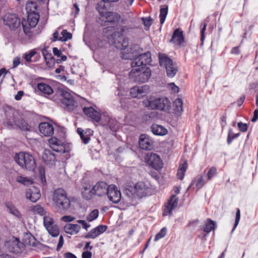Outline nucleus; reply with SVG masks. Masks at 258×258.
<instances>
[{"mask_svg": "<svg viewBox=\"0 0 258 258\" xmlns=\"http://www.w3.org/2000/svg\"><path fill=\"white\" fill-rule=\"evenodd\" d=\"M83 112L89 117L91 118L94 122H99L102 126L108 127L111 129L115 127L117 123L116 120L111 118L109 114L103 113L100 114L99 112L95 110L92 107H84Z\"/></svg>", "mask_w": 258, "mask_h": 258, "instance_id": "obj_1", "label": "nucleus"}, {"mask_svg": "<svg viewBox=\"0 0 258 258\" xmlns=\"http://www.w3.org/2000/svg\"><path fill=\"white\" fill-rule=\"evenodd\" d=\"M52 200L58 212L66 211L70 208V200L67 197L66 191L62 188L54 190Z\"/></svg>", "mask_w": 258, "mask_h": 258, "instance_id": "obj_2", "label": "nucleus"}, {"mask_svg": "<svg viewBox=\"0 0 258 258\" xmlns=\"http://www.w3.org/2000/svg\"><path fill=\"white\" fill-rule=\"evenodd\" d=\"M132 69L129 73V79L131 81L138 83L147 82L151 76V71L147 67H132Z\"/></svg>", "mask_w": 258, "mask_h": 258, "instance_id": "obj_3", "label": "nucleus"}, {"mask_svg": "<svg viewBox=\"0 0 258 258\" xmlns=\"http://www.w3.org/2000/svg\"><path fill=\"white\" fill-rule=\"evenodd\" d=\"M14 160L23 169L33 171L36 168L35 160L33 156L28 153L21 152L16 153L14 156Z\"/></svg>", "mask_w": 258, "mask_h": 258, "instance_id": "obj_4", "label": "nucleus"}, {"mask_svg": "<svg viewBox=\"0 0 258 258\" xmlns=\"http://www.w3.org/2000/svg\"><path fill=\"white\" fill-rule=\"evenodd\" d=\"M124 194L129 198H142L150 194V189L143 182H138L134 186L125 188Z\"/></svg>", "mask_w": 258, "mask_h": 258, "instance_id": "obj_5", "label": "nucleus"}, {"mask_svg": "<svg viewBox=\"0 0 258 258\" xmlns=\"http://www.w3.org/2000/svg\"><path fill=\"white\" fill-rule=\"evenodd\" d=\"M144 105L151 109H157L165 111H168L170 107V102L167 98H149L143 102Z\"/></svg>", "mask_w": 258, "mask_h": 258, "instance_id": "obj_6", "label": "nucleus"}, {"mask_svg": "<svg viewBox=\"0 0 258 258\" xmlns=\"http://www.w3.org/2000/svg\"><path fill=\"white\" fill-rule=\"evenodd\" d=\"M159 63L161 67L165 68L168 77L173 78L178 71V66L166 54L159 53Z\"/></svg>", "mask_w": 258, "mask_h": 258, "instance_id": "obj_7", "label": "nucleus"}, {"mask_svg": "<svg viewBox=\"0 0 258 258\" xmlns=\"http://www.w3.org/2000/svg\"><path fill=\"white\" fill-rule=\"evenodd\" d=\"M39 19V15L35 13L34 10L28 12L27 21L22 22L24 32L26 34L28 33L31 28H34L36 26Z\"/></svg>", "mask_w": 258, "mask_h": 258, "instance_id": "obj_8", "label": "nucleus"}, {"mask_svg": "<svg viewBox=\"0 0 258 258\" xmlns=\"http://www.w3.org/2000/svg\"><path fill=\"white\" fill-rule=\"evenodd\" d=\"M60 95L62 98L61 99L62 104L67 110H72L77 106V102L75 100L73 95L66 90H62L60 91Z\"/></svg>", "mask_w": 258, "mask_h": 258, "instance_id": "obj_9", "label": "nucleus"}, {"mask_svg": "<svg viewBox=\"0 0 258 258\" xmlns=\"http://www.w3.org/2000/svg\"><path fill=\"white\" fill-rule=\"evenodd\" d=\"M4 24L11 30H16L19 28L21 24L20 19L15 14L8 13L3 17Z\"/></svg>", "mask_w": 258, "mask_h": 258, "instance_id": "obj_10", "label": "nucleus"}, {"mask_svg": "<svg viewBox=\"0 0 258 258\" xmlns=\"http://www.w3.org/2000/svg\"><path fill=\"white\" fill-rule=\"evenodd\" d=\"M151 61V53L147 52L141 54L134 58L131 62L132 67H146Z\"/></svg>", "mask_w": 258, "mask_h": 258, "instance_id": "obj_11", "label": "nucleus"}, {"mask_svg": "<svg viewBox=\"0 0 258 258\" xmlns=\"http://www.w3.org/2000/svg\"><path fill=\"white\" fill-rule=\"evenodd\" d=\"M43 224L48 233L52 237H56L59 235V228L54 224L53 219L52 218L44 216L43 217Z\"/></svg>", "mask_w": 258, "mask_h": 258, "instance_id": "obj_12", "label": "nucleus"}, {"mask_svg": "<svg viewBox=\"0 0 258 258\" xmlns=\"http://www.w3.org/2000/svg\"><path fill=\"white\" fill-rule=\"evenodd\" d=\"M112 37L114 40L113 44L116 48L124 50L128 46V40L124 37L122 34L115 33L112 35Z\"/></svg>", "mask_w": 258, "mask_h": 258, "instance_id": "obj_13", "label": "nucleus"}, {"mask_svg": "<svg viewBox=\"0 0 258 258\" xmlns=\"http://www.w3.org/2000/svg\"><path fill=\"white\" fill-rule=\"evenodd\" d=\"M50 148L56 152L64 153L68 152L66 144L56 137H52L48 140Z\"/></svg>", "mask_w": 258, "mask_h": 258, "instance_id": "obj_14", "label": "nucleus"}, {"mask_svg": "<svg viewBox=\"0 0 258 258\" xmlns=\"http://www.w3.org/2000/svg\"><path fill=\"white\" fill-rule=\"evenodd\" d=\"M106 195L109 201L114 204H118L121 199V192L115 185H109Z\"/></svg>", "mask_w": 258, "mask_h": 258, "instance_id": "obj_15", "label": "nucleus"}, {"mask_svg": "<svg viewBox=\"0 0 258 258\" xmlns=\"http://www.w3.org/2000/svg\"><path fill=\"white\" fill-rule=\"evenodd\" d=\"M5 125L7 127H12L19 129H28V123L21 117L15 118L13 121L9 120L4 122Z\"/></svg>", "mask_w": 258, "mask_h": 258, "instance_id": "obj_16", "label": "nucleus"}, {"mask_svg": "<svg viewBox=\"0 0 258 258\" xmlns=\"http://www.w3.org/2000/svg\"><path fill=\"white\" fill-rule=\"evenodd\" d=\"M109 188V185L106 182L99 181L92 187V192L95 194V196L103 197L106 195Z\"/></svg>", "mask_w": 258, "mask_h": 258, "instance_id": "obj_17", "label": "nucleus"}, {"mask_svg": "<svg viewBox=\"0 0 258 258\" xmlns=\"http://www.w3.org/2000/svg\"><path fill=\"white\" fill-rule=\"evenodd\" d=\"M148 164L153 168L158 170L162 167V162L160 157L155 153H150L146 158Z\"/></svg>", "mask_w": 258, "mask_h": 258, "instance_id": "obj_18", "label": "nucleus"}, {"mask_svg": "<svg viewBox=\"0 0 258 258\" xmlns=\"http://www.w3.org/2000/svg\"><path fill=\"white\" fill-rule=\"evenodd\" d=\"M42 160L44 163L49 167L55 166L56 162V157L49 149H45L43 150L42 156Z\"/></svg>", "mask_w": 258, "mask_h": 258, "instance_id": "obj_19", "label": "nucleus"}, {"mask_svg": "<svg viewBox=\"0 0 258 258\" xmlns=\"http://www.w3.org/2000/svg\"><path fill=\"white\" fill-rule=\"evenodd\" d=\"M178 203V199L175 195H172L169 200L167 205L166 206L162 215L165 216L168 214L169 216H171L172 214V210L177 206Z\"/></svg>", "mask_w": 258, "mask_h": 258, "instance_id": "obj_20", "label": "nucleus"}, {"mask_svg": "<svg viewBox=\"0 0 258 258\" xmlns=\"http://www.w3.org/2000/svg\"><path fill=\"white\" fill-rule=\"evenodd\" d=\"M149 90V88L147 85L135 86L131 89L130 94L133 98L140 97L145 96Z\"/></svg>", "mask_w": 258, "mask_h": 258, "instance_id": "obj_21", "label": "nucleus"}, {"mask_svg": "<svg viewBox=\"0 0 258 258\" xmlns=\"http://www.w3.org/2000/svg\"><path fill=\"white\" fill-rule=\"evenodd\" d=\"M107 229V226L103 225H100L96 228L92 229L85 236V238L94 239L98 235L104 232Z\"/></svg>", "mask_w": 258, "mask_h": 258, "instance_id": "obj_22", "label": "nucleus"}, {"mask_svg": "<svg viewBox=\"0 0 258 258\" xmlns=\"http://www.w3.org/2000/svg\"><path fill=\"white\" fill-rule=\"evenodd\" d=\"M26 197L32 202L35 203L41 198L40 190L35 187H33L26 190Z\"/></svg>", "mask_w": 258, "mask_h": 258, "instance_id": "obj_23", "label": "nucleus"}, {"mask_svg": "<svg viewBox=\"0 0 258 258\" xmlns=\"http://www.w3.org/2000/svg\"><path fill=\"white\" fill-rule=\"evenodd\" d=\"M139 144L140 147L144 150H150L152 149V145L150 140L144 134L140 136Z\"/></svg>", "mask_w": 258, "mask_h": 258, "instance_id": "obj_24", "label": "nucleus"}, {"mask_svg": "<svg viewBox=\"0 0 258 258\" xmlns=\"http://www.w3.org/2000/svg\"><path fill=\"white\" fill-rule=\"evenodd\" d=\"M183 41L184 37L183 31L179 29H176L173 32L170 42L172 43L180 45Z\"/></svg>", "mask_w": 258, "mask_h": 258, "instance_id": "obj_25", "label": "nucleus"}, {"mask_svg": "<svg viewBox=\"0 0 258 258\" xmlns=\"http://www.w3.org/2000/svg\"><path fill=\"white\" fill-rule=\"evenodd\" d=\"M102 17L105 19L106 22L109 23H115L119 21L120 16L116 13L107 12L102 16Z\"/></svg>", "mask_w": 258, "mask_h": 258, "instance_id": "obj_26", "label": "nucleus"}, {"mask_svg": "<svg viewBox=\"0 0 258 258\" xmlns=\"http://www.w3.org/2000/svg\"><path fill=\"white\" fill-rule=\"evenodd\" d=\"M78 134L80 135L83 142L87 144L89 143L90 137L93 136V130H77Z\"/></svg>", "mask_w": 258, "mask_h": 258, "instance_id": "obj_27", "label": "nucleus"}, {"mask_svg": "<svg viewBox=\"0 0 258 258\" xmlns=\"http://www.w3.org/2000/svg\"><path fill=\"white\" fill-rule=\"evenodd\" d=\"M37 55H38V52L36 50V49H32L30 50L29 52H26L23 54L22 57L27 62H36L38 59L33 58L35 55L37 57Z\"/></svg>", "mask_w": 258, "mask_h": 258, "instance_id": "obj_28", "label": "nucleus"}, {"mask_svg": "<svg viewBox=\"0 0 258 258\" xmlns=\"http://www.w3.org/2000/svg\"><path fill=\"white\" fill-rule=\"evenodd\" d=\"M81 227L78 224H66L64 227V230L65 232L68 234L73 235L78 233Z\"/></svg>", "mask_w": 258, "mask_h": 258, "instance_id": "obj_29", "label": "nucleus"}, {"mask_svg": "<svg viewBox=\"0 0 258 258\" xmlns=\"http://www.w3.org/2000/svg\"><path fill=\"white\" fill-rule=\"evenodd\" d=\"M195 182H196V186L197 190H199L202 188L206 183V182L204 179V175L202 174L198 175L195 178L194 180L192 181L190 185L187 188V190H188L194 185Z\"/></svg>", "mask_w": 258, "mask_h": 258, "instance_id": "obj_30", "label": "nucleus"}, {"mask_svg": "<svg viewBox=\"0 0 258 258\" xmlns=\"http://www.w3.org/2000/svg\"><path fill=\"white\" fill-rule=\"evenodd\" d=\"M92 187L91 188L90 185L83 186V190L82 191L83 197L87 200L91 199L92 197L95 196V194L92 192Z\"/></svg>", "mask_w": 258, "mask_h": 258, "instance_id": "obj_31", "label": "nucleus"}, {"mask_svg": "<svg viewBox=\"0 0 258 258\" xmlns=\"http://www.w3.org/2000/svg\"><path fill=\"white\" fill-rule=\"evenodd\" d=\"M59 128L61 129L59 125L51 121L50 122H43L39 124V129H54Z\"/></svg>", "mask_w": 258, "mask_h": 258, "instance_id": "obj_32", "label": "nucleus"}, {"mask_svg": "<svg viewBox=\"0 0 258 258\" xmlns=\"http://www.w3.org/2000/svg\"><path fill=\"white\" fill-rule=\"evenodd\" d=\"M23 241L26 245L35 246L37 241L32 235L30 233H27L24 237Z\"/></svg>", "mask_w": 258, "mask_h": 258, "instance_id": "obj_33", "label": "nucleus"}, {"mask_svg": "<svg viewBox=\"0 0 258 258\" xmlns=\"http://www.w3.org/2000/svg\"><path fill=\"white\" fill-rule=\"evenodd\" d=\"M30 210L34 214H38L40 216H45L46 211L44 208L40 205L32 206L30 207Z\"/></svg>", "mask_w": 258, "mask_h": 258, "instance_id": "obj_34", "label": "nucleus"}, {"mask_svg": "<svg viewBox=\"0 0 258 258\" xmlns=\"http://www.w3.org/2000/svg\"><path fill=\"white\" fill-rule=\"evenodd\" d=\"M6 206L9 210V212L18 218L21 217V214L16 207L11 202L6 203Z\"/></svg>", "mask_w": 258, "mask_h": 258, "instance_id": "obj_35", "label": "nucleus"}, {"mask_svg": "<svg viewBox=\"0 0 258 258\" xmlns=\"http://www.w3.org/2000/svg\"><path fill=\"white\" fill-rule=\"evenodd\" d=\"M174 107V112L177 114L179 115L183 111V102L181 99L177 98L175 99L173 103Z\"/></svg>", "mask_w": 258, "mask_h": 258, "instance_id": "obj_36", "label": "nucleus"}, {"mask_svg": "<svg viewBox=\"0 0 258 258\" xmlns=\"http://www.w3.org/2000/svg\"><path fill=\"white\" fill-rule=\"evenodd\" d=\"M37 88L39 91L46 94H51L53 92L51 87L45 83H39Z\"/></svg>", "mask_w": 258, "mask_h": 258, "instance_id": "obj_37", "label": "nucleus"}, {"mask_svg": "<svg viewBox=\"0 0 258 258\" xmlns=\"http://www.w3.org/2000/svg\"><path fill=\"white\" fill-rule=\"evenodd\" d=\"M187 167V162H184L183 164L180 165L177 173V177L178 179L182 180L183 179L185 172Z\"/></svg>", "mask_w": 258, "mask_h": 258, "instance_id": "obj_38", "label": "nucleus"}, {"mask_svg": "<svg viewBox=\"0 0 258 258\" xmlns=\"http://www.w3.org/2000/svg\"><path fill=\"white\" fill-rule=\"evenodd\" d=\"M216 223L215 221L208 219L207 220V223L205 225L204 228V231L208 233L211 231L212 230H215L216 228Z\"/></svg>", "mask_w": 258, "mask_h": 258, "instance_id": "obj_39", "label": "nucleus"}, {"mask_svg": "<svg viewBox=\"0 0 258 258\" xmlns=\"http://www.w3.org/2000/svg\"><path fill=\"white\" fill-rule=\"evenodd\" d=\"M107 3V2H104L102 0L101 2L98 3L96 6V9L100 14V15L102 17L106 12V7L105 3Z\"/></svg>", "mask_w": 258, "mask_h": 258, "instance_id": "obj_40", "label": "nucleus"}, {"mask_svg": "<svg viewBox=\"0 0 258 258\" xmlns=\"http://www.w3.org/2000/svg\"><path fill=\"white\" fill-rule=\"evenodd\" d=\"M168 13V7L167 6H164L160 8V21L161 24H163L165 20L166 16Z\"/></svg>", "mask_w": 258, "mask_h": 258, "instance_id": "obj_41", "label": "nucleus"}, {"mask_svg": "<svg viewBox=\"0 0 258 258\" xmlns=\"http://www.w3.org/2000/svg\"><path fill=\"white\" fill-rule=\"evenodd\" d=\"M39 171V176L43 185L46 184V180L45 175V169L44 166H39L38 168Z\"/></svg>", "mask_w": 258, "mask_h": 258, "instance_id": "obj_42", "label": "nucleus"}, {"mask_svg": "<svg viewBox=\"0 0 258 258\" xmlns=\"http://www.w3.org/2000/svg\"><path fill=\"white\" fill-rule=\"evenodd\" d=\"M61 35L62 36L59 38V40L62 42L67 41L69 39H71L72 37V34L70 32H68L66 30H63L61 32Z\"/></svg>", "mask_w": 258, "mask_h": 258, "instance_id": "obj_43", "label": "nucleus"}, {"mask_svg": "<svg viewBox=\"0 0 258 258\" xmlns=\"http://www.w3.org/2000/svg\"><path fill=\"white\" fill-rule=\"evenodd\" d=\"M98 210L97 209L94 210L87 216V220L89 222H91L98 217Z\"/></svg>", "mask_w": 258, "mask_h": 258, "instance_id": "obj_44", "label": "nucleus"}, {"mask_svg": "<svg viewBox=\"0 0 258 258\" xmlns=\"http://www.w3.org/2000/svg\"><path fill=\"white\" fill-rule=\"evenodd\" d=\"M17 181L26 185L31 184L32 183V181L31 179L27 177H24L22 176H18L17 178Z\"/></svg>", "mask_w": 258, "mask_h": 258, "instance_id": "obj_45", "label": "nucleus"}, {"mask_svg": "<svg viewBox=\"0 0 258 258\" xmlns=\"http://www.w3.org/2000/svg\"><path fill=\"white\" fill-rule=\"evenodd\" d=\"M166 234V228L163 227L159 232H158L155 236L154 240L157 241L159 239L164 237Z\"/></svg>", "mask_w": 258, "mask_h": 258, "instance_id": "obj_46", "label": "nucleus"}, {"mask_svg": "<svg viewBox=\"0 0 258 258\" xmlns=\"http://www.w3.org/2000/svg\"><path fill=\"white\" fill-rule=\"evenodd\" d=\"M217 169L215 167H212L207 173V178L208 180H211L216 174Z\"/></svg>", "mask_w": 258, "mask_h": 258, "instance_id": "obj_47", "label": "nucleus"}, {"mask_svg": "<svg viewBox=\"0 0 258 258\" xmlns=\"http://www.w3.org/2000/svg\"><path fill=\"white\" fill-rule=\"evenodd\" d=\"M239 136V133L234 134L231 131H230L228 133V138H227V143L228 144H231L232 140L238 137Z\"/></svg>", "mask_w": 258, "mask_h": 258, "instance_id": "obj_48", "label": "nucleus"}, {"mask_svg": "<svg viewBox=\"0 0 258 258\" xmlns=\"http://www.w3.org/2000/svg\"><path fill=\"white\" fill-rule=\"evenodd\" d=\"M20 244H21V243L19 242L18 239H16L15 241H13L11 243V245L14 246V249L11 250V251L13 252H18L20 249Z\"/></svg>", "mask_w": 258, "mask_h": 258, "instance_id": "obj_49", "label": "nucleus"}, {"mask_svg": "<svg viewBox=\"0 0 258 258\" xmlns=\"http://www.w3.org/2000/svg\"><path fill=\"white\" fill-rule=\"evenodd\" d=\"M240 210L239 209H237L236 210V218H235V223H234V227H233V228L232 230V232H233L234 229H235V228L236 227V226H237L239 222V220H240Z\"/></svg>", "mask_w": 258, "mask_h": 258, "instance_id": "obj_50", "label": "nucleus"}, {"mask_svg": "<svg viewBox=\"0 0 258 258\" xmlns=\"http://www.w3.org/2000/svg\"><path fill=\"white\" fill-rule=\"evenodd\" d=\"M142 21L145 27L149 28L152 24V19L150 17L143 18Z\"/></svg>", "mask_w": 258, "mask_h": 258, "instance_id": "obj_51", "label": "nucleus"}, {"mask_svg": "<svg viewBox=\"0 0 258 258\" xmlns=\"http://www.w3.org/2000/svg\"><path fill=\"white\" fill-rule=\"evenodd\" d=\"M152 133L157 136H164L168 133V130H151Z\"/></svg>", "mask_w": 258, "mask_h": 258, "instance_id": "obj_52", "label": "nucleus"}, {"mask_svg": "<svg viewBox=\"0 0 258 258\" xmlns=\"http://www.w3.org/2000/svg\"><path fill=\"white\" fill-rule=\"evenodd\" d=\"M40 133L45 137H49L53 134L54 130H39Z\"/></svg>", "mask_w": 258, "mask_h": 258, "instance_id": "obj_53", "label": "nucleus"}, {"mask_svg": "<svg viewBox=\"0 0 258 258\" xmlns=\"http://www.w3.org/2000/svg\"><path fill=\"white\" fill-rule=\"evenodd\" d=\"M75 218L71 216H63L61 219L64 222H71L75 220Z\"/></svg>", "mask_w": 258, "mask_h": 258, "instance_id": "obj_54", "label": "nucleus"}, {"mask_svg": "<svg viewBox=\"0 0 258 258\" xmlns=\"http://www.w3.org/2000/svg\"><path fill=\"white\" fill-rule=\"evenodd\" d=\"M77 222L82 224L83 227L86 230L90 226V225L88 224L85 220H79L77 221Z\"/></svg>", "mask_w": 258, "mask_h": 258, "instance_id": "obj_55", "label": "nucleus"}, {"mask_svg": "<svg viewBox=\"0 0 258 258\" xmlns=\"http://www.w3.org/2000/svg\"><path fill=\"white\" fill-rule=\"evenodd\" d=\"M52 52L54 55L58 57H60L62 54V52L56 47L53 48Z\"/></svg>", "mask_w": 258, "mask_h": 258, "instance_id": "obj_56", "label": "nucleus"}, {"mask_svg": "<svg viewBox=\"0 0 258 258\" xmlns=\"http://www.w3.org/2000/svg\"><path fill=\"white\" fill-rule=\"evenodd\" d=\"M21 62V59L20 57H16L13 60V68H16Z\"/></svg>", "mask_w": 258, "mask_h": 258, "instance_id": "obj_57", "label": "nucleus"}, {"mask_svg": "<svg viewBox=\"0 0 258 258\" xmlns=\"http://www.w3.org/2000/svg\"><path fill=\"white\" fill-rule=\"evenodd\" d=\"M63 242L64 241L63 236L62 235H60L59 238V241L56 248L57 250H58L60 248L62 247L63 244Z\"/></svg>", "mask_w": 258, "mask_h": 258, "instance_id": "obj_58", "label": "nucleus"}, {"mask_svg": "<svg viewBox=\"0 0 258 258\" xmlns=\"http://www.w3.org/2000/svg\"><path fill=\"white\" fill-rule=\"evenodd\" d=\"M170 88L174 92H178L179 91L178 87L176 86L173 83H170L169 85Z\"/></svg>", "mask_w": 258, "mask_h": 258, "instance_id": "obj_59", "label": "nucleus"}, {"mask_svg": "<svg viewBox=\"0 0 258 258\" xmlns=\"http://www.w3.org/2000/svg\"><path fill=\"white\" fill-rule=\"evenodd\" d=\"M92 252L89 251H84L82 253V258H91Z\"/></svg>", "mask_w": 258, "mask_h": 258, "instance_id": "obj_60", "label": "nucleus"}, {"mask_svg": "<svg viewBox=\"0 0 258 258\" xmlns=\"http://www.w3.org/2000/svg\"><path fill=\"white\" fill-rule=\"evenodd\" d=\"M237 126L239 129H247L248 125L246 123H243L241 122H239L237 123Z\"/></svg>", "mask_w": 258, "mask_h": 258, "instance_id": "obj_61", "label": "nucleus"}, {"mask_svg": "<svg viewBox=\"0 0 258 258\" xmlns=\"http://www.w3.org/2000/svg\"><path fill=\"white\" fill-rule=\"evenodd\" d=\"M207 23H205L204 24L203 27L201 30V40L203 41L204 39V33L205 32L206 27H207Z\"/></svg>", "mask_w": 258, "mask_h": 258, "instance_id": "obj_62", "label": "nucleus"}, {"mask_svg": "<svg viewBox=\"0 0 258 258\" xmlns=\"http://www.w3.org/2000/svg\"><path fill=\"white\" fill-rule=\"evenodd\" d=\"M24 95V92L22 91H19L15 96V99L16 100H20L21 99L22 97Z\"/></svg>", "mask_w": 258, "mask_h": 258, "instance_id": "obj_63", "label": "nucleus"}, {"mask_svg": "<svg viewBox=\"0 0 258 258\" xmlns=\"http://www.w3.org/2000/svg\"><path fill=\"white\" fill-rule=\"evenodd\" d=\"M258 119V109H256L254 110L253 113V116L251 119V121L253 122H255Z\"/></svg>", "mask_w": 258, "mask_h": 258, "instance_id": "obj_64", "label": "nucleus"}]
</instances>
